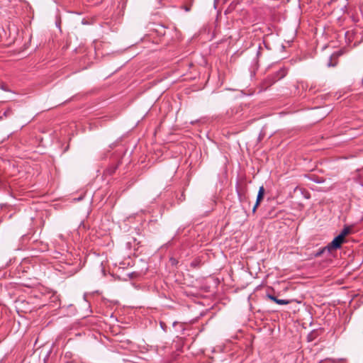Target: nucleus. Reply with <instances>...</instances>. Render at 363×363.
I'll list each match as a JSON object with an SVG mask.
<instances>
[{"instance_id": "obj_1", "label": "nucleus", "mask_w": 363, "mask_h": 363, "mask_svg": "<svg viewBox=\"0 0 363 363\" xmlns=\"http://www.w3.org/2000/svg\"><path fill=\"white\" fill-rule=\"evenodd\" d=\"M345 239L342 238V235H337L335 237L333 241L328 245V250H331L333 249H338L341 247V245L344 242Z\"/></svg>"}, {"instance_id": "obj_2", "label": "nucleus", "mask_w": 363, "mask_h": 363, "mask_svg": "<svg viewBox=\"0 0 363 363\" xmlns=\"http://www.w3.org/2000/svg\"><path fill=\"white\" fill-rule=\"evenodd\" d=\"M264 194V188L263 186H260L259 189L256 203L252 208L253 213H255L256 211L257 206L259 205L260 201L263 199Z\"/></svg>"}, {"instance_id": "obj_3", "label": "nucleus", "mask_w": 363, "mask_h": 363, "mask_svg": "<svg viewBox=\"0 0 363 363\" xmlns=\"http://www.w3.org/2000/svg\"><path fill=\"white\" fill-rule=\"evenodd\" d=\"M267 297L270 300L273 301L274 302H275L276 303H277L279 305H287V304L290 303V301H289V300L279 299L277 297H275L272 295H270V294H268Z\"/></svg>"}, {"instance_id": "obj_4", "label": "nucleus", "mask_w": 363, "mask_h": 363, "mask_svg": "<svg viewBox=\"0 0 363 363\" xmlns=\"http://www.w3.org/2000/svg\"><path fill=\"white\" fill-rule=\"evenodd\" d=\"M349 232L350 229L348 228H345L342 230L339 235H342V238L345 239V236L349 233Z\"/></svg>"}, {"instance_id": "obj_5", "label": "nucleus", "mask_w": 363, "mask_h": 363, "mask_svg": "<svg viewBox=\"0 0 363 363\" xmlns=\"http://www.w3.org/2000/svg\"><path fill=\"white\" fill-rule=\"evenodd\" d=\"M186 11H189V8H186Z\"/></svg>"}]
</instances>
